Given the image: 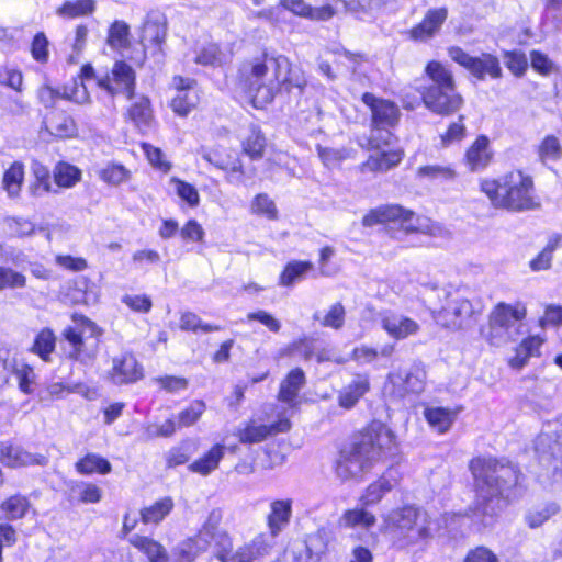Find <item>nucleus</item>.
<instances>
[{
    "label": "nucleus",
    "instance_id": "obj_28",
    "mask_svg": "<svg viewBox=\"0 0 562 562\" xmlns=\"http://www.w3.org/2000/svg\"><path fill=\"white\" fill-rule=\"evenodd\" d=\"M490 140L486 136H479L465 153V162L471 171H480L487 167L492 160Z\"/></svg>",
    "mask_w": 562,
    "mask_h": 562
},
{
    "label": "nucleus",
    "instance_id": "obj_42",
    "mask_svg": "<svg viewBox=\"0 0 562 562\" xmlns=\"http://www.w3.org/2000/svg\"><path fill=\"white\" fill-rule=\"evenodd\" d=\"M562 246V236L555 234L548 240L546 247L529 262L532 271H542L551 268L553 252Z\"/></svg>",
    "mask_w": 562,
    "mask_h": 562
},
{
    "label": "nucleus",
    "instance_id": "obj_1",
    "mask_svg": "<svg viewBox=\"0 0 562 562\" xmlns=\"http://www.w3.org/2000/svg\"><path fill=\"white\" fill-rule=\"evenodd\" d=\"M469 469L475 492L470 510L473 517L488 526L509 502L521 495L522 475L513 463L491 456L473 458Z\"/></svg>",
    "mask_w": 562,
    "mask_h": 562
},
{
    "label": "nucleus",
    "instance_id": "obj_63",
    "mask_svg": "<svg viewBox=\"0 0 562 562\" xmlns=\"http://www.w3.org/2000/svg\"><path fill=\"white\" fill-rule=\"evenodd\" d=\"M346 311L341 303L337 302L330 306L326 315L322 318L321 324L324 327L340 329L345 323Z\"/></svg>",
    "mask_w": 562,
    "mask_h": 562
},
{
    "label": "nucleus",
    "instance_id": "obj_35",
    "mask_svg": "<svg viewBox=\"0 0 562 562\" xmlns=\"http://www.w3.org/2000/svg\"><path fill=\"white\" fill-rule=\"evenodd\" d=\"M130 543L144 552L149 562H167L168 560L162 546L148 537L134 535L130 538Z\"/></svg>",
    "mask_w": 562,
    "mask_h": 562
},
{
    "label": "nucleus",
    "instance_id": "obj_8",
    "mask_svg": "<svg viewBox=\"0 0 562 562\" xmlns=\"http://www.w3.org/2000/svg\"><path fill=\"white\" fill-rule=\"evenodd\" d=\"M361 100L371 113V131L367 139L368 148L382 149V147L390 145L393 139L391 128L398 123L400 109L394 102L378 98L370 92L363 93Z\"/></svg>",
    "mask_w": 562,
    "mask_h": 562
},
{
    "label": "nucleus",
    "instance_id": "obj_25",
    "mask_svg": "<svg viewBox=\"0 0 562 562\" xmlns=\"http://www.w3.org/2000/svg\"><path fill=\"white\" fill-rule=\"evenodd\" d=\"M127 116L143 134L150 132L155 126L150 100L145 95L137 97L133 101L127 110Z\"/></svg>",
    "mask_w": 562,
    "mask_h": 562
},
{
    "label": "nucleus",
    "instance_id": "obj_24",
    "mask_svg": "<svg viewBox=\"0 0 562 562\" xmlns=\"http://www.w3.org/2000/svg\"><path fill=\"white\" fill-rule=\"evenodd\" d=\"M447 16L446 8L428 10L423 21L409 31L411 38L420 42L431 38L440 30Z\"/></svg>",
    "mask_w": 562,
    "mask_h": 562
},
{
    "label": "nucleus",
    "instance_id": "obj_43",
    "mask_svg": "<svg viewBox=\"0 0 562 562\" xmlns=\"http://www.w3.org/2000/svg\"><path fill=\"white\" fill-rule=\"evenodd\" d=\"M23 180L24 166L22 162L15 161L5 170L2 179L3 189L10 198L19 196Z\"/></svg>",
    "mask_w": 562,
    "mask_h": 562
},
{
    "label": "nucleus",
    "instance_id": "obj_41",
    "mask_svg": "<svg viewBox=\"0 0 562 562\" xmlns=\"http://www.w3.org/2000/svg\"><path fill=\"white\" fill-rule=\"evenodd\" d=\"M560 512V505L555 502H548L531 508L525 516L526 524L535 529L541 527L551 517Z\"/></svg>",
    "mask_w": 562,
    "mask_h": 562
},
{
    "label": "nucleus",
    "instance_id": "obj_56",
    "mask_svg": "<svg viewBox=\"0 0 562 562\" xmlns=\"http://www.w3.org/2000/svg\"><path fill=\"white\" fill-rule=\"evenodd\" d=\"M170 183H171L175 192L177 193V195L181 200L186 201L189 206L195 207L199 205L200 195L194 186H192L186 181H182L178 178H172L170 180Z\"/></svg>",
    "mask_w": 562,
    "mask_h": 562
},
{
    "label": "nucleus",
    "instance_id": "obj_57",
    "mask_svg": "<svg viewBox=\"0 0 562 562\" xmlns=\"http://www.w3.org/2000/svg\"><path fill=\"white\" fill-rule=\"evenodd\" d=\"M130 27L123 21H115L109 31L108 42L113 48H125L130 44Z\"/></svg>",
    "mask_w": 562,
    "mask_h": 562
},
{
    "label": "nucleus",
    "instance_id": "obj_9",
    "mask_svg": "<svg viewBox=\"0 0 562 562\" xmlns=\"http://www.w3.org/2000/svg\"><path fill=\"white\" fill-rule=\"evenodd\" d=\"M387 222H400L401 227L406 233L417 232L436 236L440 232V227L429 218L415 216L413 212L404 210L397 204L382 205L373 209L362 218V224L367 227Z\"/></svg>",
    "mask_w": 562,
    "mask_h": 562
},
{
    "label": "nucleus",
    "instance_id": "obj_39",
    "mask_svg": "<svg viewBox=\"0 0 562 562\" xmlns=\"http://www.w3.org/2000/svg\"><path fill=\"white\" fill-rule=\"evenodd\" d=\"M77 472L83 475L93 473L106 474L112 470L111 463L95 453H88L75 464Z\"/></svg>",
    "mask_w": 562,
    "mask_h": 562
},
{
    "label": "nucleus",
    "instance_id": "obj_61",
    "mask_svg": "<svg viewBox=\"0 0 562 562\" xmlns=\"http://www.w3.org/2000/svg\"><path fill=\"white\" fill-rule=\"evenodd\" d=\"M26 284V278L4 266H0V291L5 289H21Z\"/></svg>",
    "mask_w": 562,
    "mask_h": 562
},
{
    "label": "nucleus",
    "instance_id": "obj_40",
    "mask_svg": "<svg viewBox=\"0 0 562 562\" xmlns=\"http://www.w3.org/2000/svg\"><path fill=\"white\" fill-rule=\"evenodd\" d=\"M46 128L57 137H70L77 132L75 121L64 112L53 113L47 120Z\"/></svg>",
    "mask_w": 562,
    "mask_h": 562
},
{
    "label": "nucleus",
    "instance_id": "obj_64",
    "mask_svg": "<svg viewBox=\"0 0 562 562\" xmlns=\"http://www.w3.org/2000/svg\"><path fill=\"white\" fill-rule=\"evenodd\" d=\"M505 65L515 76L520 77L528 68V60L521 52H506Z\"/></svg>",
    "mask_w": 562,
    "mask_h": 562
},
{
    "label": "nucleus",
    "instance_id": "obj_27",
    "mask_svg": "<svg viewBox=\"0 0 562 562\" xmlns=\"http://www.w3.org/2000/svg\"><path fill=\"white\" fill-rule=\"evenodd\" d=\"M281 4L294 14L313 21H327L336 13L330 4L313 8L304 0H282Z\"/></svg>",
    "mask_w": 562,
    "mask_h": 562
},
{
    "label": "nucleus",
    "instance_id": "obj_60",
    "mask_svg": "<svg viewBox=\"0 0 562 562\" xmlns=\"http://www.w3.org/2000/svg\"><path fill=\"white\" fill-rule=\"evenodd\" d=\"M180 328L186 331L196 333L199 329L203 333H211L220 330V326L204 324L202 319L192 312H186L180 318Z\"/></svg>",
    "mask_w": 562,
    "mask_h": 562
},
{
    "label": "nucleus",
    "instance_id": "obj_3",
    "mask_svg": "<svg viewBox=\"0 0 562 562\" xmlns=\"http://www.w3.org/2000/svg\"><path fill=\"white\" fill-rule=\"evenodd\" d=\"M246 80L255 99L271 102L277 92L284 89L290 92L293 88L299 92L306 85V79L299 68H292L288 57L265 53L255 58L249 68H245Z\"/></svg>",
    "mask_w": 562,
    "mask_h": 562
},
{
    "label": "nucleus",
    "instance_id": "obj_2",
    "mask_svg": "<svg viewBox=\"0 0 562 562\" xmlns=\"http://www.w3.org/2000/svg\"><path fill=\"white\" fill-rule=\"evenodd\" d=\"M395 436L381 423H373L346 447L334 464L335 475L341 482L359 481L380 461L396 454Z\"/></svg>",
    "mask_w": 562,
    "mask_h": 562
},
{
    "label": "nucleus",
    "instance_id": "obj_5",
    "mask_svg": "<svg viewBox=\"0 0 562 562\" xmlns=\"http://www.w3.org/2000/svg\"><path fill=\"white\" fill-rule=\"evenodd\" d=\"M431 85L425 88L423 101L434 113L449 115L463 104L462 97L457 92L452 72L441 63L429 61L425 69Z\"/></svg>",
    "mask_w": 562,
    "mask_h": 562
},
{
    "label": "nucleus",
    "instance_id": "obj_7",
    "mask_svg": "<svg viewBox=\"0 0 562 562\" xmlns=\"http://www.w3.org/2000/svg\"><path fill=\"white\" fill-rule=\"evenodd\" d=\"M222 518L221 509H212L199 532L182 542L180 554L184 562H191L212 546L215 550V557L218 560L220 555L223 554L226 549H232L233 544L229 535L220 527Z\"/></svg>",
    "mask_w": 562,
    "mask_h": 562
},
{
    "label": "nucleus",
    "instance_id": "obj_38",
    "mask_svg": "<svg viewBox=\"0 0 562 562\" xmlns=\"http://www.w3.org/2000/svg\"><path fill=\"white\" fill-rule=\"evenodd\" d=\"M175 504L171 497L166 496L153 505L140 510V519L144 524H159L166 516L170 514Z\"/></svg>",
    "mask_w": 562,
    "mask_h": 562
},
{
    "label": "nucleus",
    "instance_id": "obj_17",
    "mask_svg": "<svg viewBox=\"0 0 562 562\" xmlns=\"http://www.w3.org/2000/svg\"><path fill=\"white\" fill-rule=\"evenodd\" d=\"M378 319L387 335L397 340L416 335L420 329L419 324L415 319L392 310L379 312Z\"/></svg>",
    "mask_w": 562,
    "mask_h": 562
},
{
    "label": "nucleus",
    "instance_id": "obj_12",
    "mask_svg": "<svg viewBox=\"0 0 562 562\" xmlns=\"http://www.w3.org/2000/svg\"><path fill=\"white\" fill-rule=\"evenodd\" d=\"M448 55L477 80H485L487 76L492 79L502 77L503 72L499 60L492 54H482L481 56L474 57L465 53L462 48L452 46L448 49Z\"/></svg>",
    "mask_w": 562,
    "mask_h": 562
},
{
    "label": "nucleus",
    "instance_id": "obj_33",
    "mask_svg": "<svg viewBox=\"0 0 562 562\" xmlns=\"http://www.w3.org/2000/svg\"><path fill=\"white\" fill-rule=\"evenodd\" d=\"M366 507L361 504L360 507L346 510L341 516L344 526L366 530L372 528L376 522V518Z\"/></svg>",
    "mask_w": 562,
    "mask_h": 562
},
{
    "label": "nucleus",
    "instance_id": "obj_21",
    "mask_svg": "<svg viewBox=\"0 0 562 562\" xmlns=\"http://www.w3.org/2000/svg\"><path fill=\"white\" fill-rule=\"evenodd\" d=\"M110 378L117 385L134 383L143 378V368L133 355L125 353L113 359Z\"/></svg>",
    "mask_w": 562,
    "mask_h": 562
},
{
    "label": "nucleus",
    "instance_id": "obj_13",
    "mask_svg": "<svg viewBox=\"0 0 562 562\" xmlns=\"http://www.w3.org/2000/svg\"><path fill=\"white\" fill-rule=\"evenodd\" d=\"M427 373L422 362H415L405 373L387 375L386 390L394 398H404L409 394H420L425 390Z\"/></svg>",
    "mask_w": 562,
    "mask_h": 562
},
{
    "label": "nucleus",
    "instance_id": "obj_15",
    "mask_svg": "<svg viewBox=\"0 0 562 562\" xmlns=\"http://www.w3.org/2000/svg\"><path fill=\"white\" fill-rule=\"evenodd\" d=\"M135 71L125 61H116L111 72L98 77V87L110 95L124 94L132 99L135 92Z\"/></svg>",
    "mask_w": 562,
    "mask_h": 562
},
{
    "label": "nucleus",
    "instance_id": "obj_50",
    "mask_svg": "<svg viewBox=\"0 0 562 562\" xmlns=\"http://www.w3.org/2000/svg\"><path fill=\"white\" fill-rule=\"evenodd\" d=\"M95 9L94 0L66 1L59 9L58 14L67 18H77L91 14Z\"/></svg>",
    "mask_w": 562,
    "mask_h": 562
},
{
    "label": "nucleus",
    "instance_id": "obj_37",
    "mask_svg": "<svg viewBox=\"0 0 562 562\" xmlns=\"http://www.w3.org/2000/svg\"><path fill=\"white\" fill-rule=\"evenodd\" d=\"M403 153L401 150H383L374 155H370L364 162L363 168L370 171H386L401 162Z\"/></svg>",
    "mask_w": 562,
    "mask_h": 562
},
{
    "label": "nucleus",
    "instance_id": "obj_31",
    "mask_svg": "<svg viewBox=\"0 0 562 562\" xmlns=\"http://www.w3.org/2000/svg\"><path fill=\"white\" fill-rule=\"evenodd\" d=\"M31 171L35 178L34 183H32L29 188L32 195L41 196L45 193L58 192V190L55 189L50 182V172L46 166L37 160H33L31 165Z\"/></svg>",
    "mask_w": 562,
    "mask_h": 562
},
{
    "label": "nucleus",
    "instance_id": "obj_62",
    "mask_svg": "<svg viewBox=\"0 0 562 562\" xmlns=\"http://www.w3.org/2000/svg\"><path fill=\"white\" fill-rule=\"evenodd\" d=\"M103 181L112 186H119L130 178V171L122 165H110L100 171Z\"/></svg>",
    "mask_w": 562,
    "mask_h": 562
},
{
    "label": "nucleus",
    "instance_id": "obj_52",
    "mask_svg": "<svg viewBox=\"0 0 562 562\" xmlns=\"http://www.w3.org/2000/svg\"><path fill=\"white\" fill-rule=\"evenodd\" d=\"M243 147L245 154L252 159L261 158L266 147V138L261 131L257 127H251L249 135L243 142Z\"/></svg>",
    "mask_w": 562,
    "mask_h": 562
},
{
    "label": "nucleus",
    "instance_id": "obj_22",
    "mask_svg": "<svg viewBox=\"0 0 562 562\" xmlns=\"http://www.w3.org/2000/svg\"><path fill=\"white\" fill-rule=\"evenodd\" d=\"M0 461L9 468L41 465L48 463V458L44 454L31 453L19 446H3L0 449Z\"/></svg>",
    "mask_w": 562,
    "mask_h": 562
},
{
    "label": "nucleus",
    "instance_id": "obj_55",
    "mask_svg": "<svg viewBox=\"0 0 562 562\" xmlns=\"http://www.w3.org/2000/svg\"><path fill=\"white\" fill-rule=\"evenodd\" d=\"M56 338L54 333L45 328L35 338L33 351L37 353L44 361H47L49 355L54 351Z\"/></svg>",
    "mask_w": 562,
    "mask_h": 562
},
{
    "label": "nucleus",
    "instance_id": "obj_11",
    "mask_svg": "<svg viewBox=\"0 0 562 562\" xmlns=\"http://www.w3.org/2000/svg\"><path fill=\"white\" fill-rule=\"evenodd\" d=\"M474 315L475 310L471 301L458 292L446 293V304L432 313L437 324L453 330L463 328L474 318Z\"/></svg>",
    "mask_w": 562,
    "mask_h": 562
},
{
    "label": "nucleus",
    "instance_id": "obj_47",
    "mask_svg": "<svg viewBox=\"0 0 562 562\" xmlns=\"http://www.w3.org/2000/svg\"><path fill=\"white\" fill-rule=\"evenodd\" d=\"M10 379L15 378L20 390L25 394H31L34 391L35 373L27 364H15L9 362Z\"/></svg>",
    "mask_w": 562,
    "mask_h": 562
},
{
    "label": "nucleus",
    "instance_id": "obj_19",
    "mask_svg": "<svg viewBox=\"0 0 562 562\" xmlns=\"http://www.w3.org/2000/svg\"><path fill=\"white\" fill-rule=\"evenodd\" d=\"M173 87L177 92L171 100L172 110L186 116L199 102L198 90L195 89V81L180 76L173 77Z\"/></svg>",
    "mask_w": 562,
    "mask_h": 562
},
{
    "label": "nucleus",
    "instance_id": "obj_58",
    "mask_svg": "<svg viewBox=\"0 0 562 562\" xmlns=\"http://www.w3.org/2000/svg\"><path fill=\"white\" fill-rule=\"evenodd\" d=\"M539 157L543 164L555 161L562 155V148L555 136L548 135L539 146Z\"/></svg>",
    "mask_w": 562,
    "mask_h": 562
},
{
    "label": "nucleus",
    "instance_id": "obj_18",
    "mask_svg": "<svg viewBox=\"0 0 562 562\" xmlns=\"http://www.w3.org/2000/svg\"><path fill=\"white\" fill-rule=\"evenodd\" d=\"M64 337L68 344L66 353L69 359L76 360L82 364H90L98 352L97 339H85L75 328H67Z\"/></svg>",
    "mask_w": 562,
    "mask_h": 562
},
{
    "label": "nucleus",
    "instance_id": "obj_59",
    "mask_svg": "<svg viewBox=\"0 0 562 562\" xmlns=\"http://www.w3.org/2000/svg\"><path fill=\"white\" fill-rule=\"evenodd\" d=\"M251 211L255 214L266 216L268 220L278 217V209L274 202L266 193L257 194L251 202Z\"/></svg>",
    "mask_w": 562,
    "mask_h": 562
},
{
    "label": "nucleus",
    "instance_id": "obj_48",
    "mask_svg": "<svg viewBox=\"0 0 562 562\" xmlns=\"http://www.w3.org/2000/svg\"><path fill=\"white\" fill-rule=\"evenodd\" d=\"M416 175L420 179L448 181L454 179L456 171L449 165H427L419 167Z\"/></svg>",
    "mask_w": 562,
    "mask_h": 562
},
{
    "label": "nucleus",
    "instance_id": "obj_53",
    "mask_svg": "<svg viewBox=\"0 0 562 562\" xmlns=\"http://www.w3.org/2000/svg\"><path fill=\"white\" fill-rule=\"evenodd\" d=\"M29 508V501L22 495H13L1 504V510L8 519L22 518Z\"/></svg>",
    "mask_w": 562,
    "mask_h": 562
},
{
    "label": "nucleus",
    "instance_id": "obj_32",
    "mask_svg": "<svg viewBox=\"0 0 562 562\" xmlns=\"http://www.w3.org/2000/svg\"><path fill=\"white\" fill-rule=\"evenodd\" d=\"M167 35V23L162 15L148 16L143 25L142 42L160 45Z\"/></svg>",
    "mask_w": 562,
    "mask_h": 562
},
{
    "label": "nucleus",
    "instance_id": "obj_10",
    "mask_svg": "<svg viewBox=\"0 0 562 562\" xmlns=\"http://www.w3.org/2000/svg\"><path fill=\"white\" fill-rule=\"evenodd\" d=\"M394 533L403 541V546L417 543L430 536L428 514L414 506H405L389 516Z\"/></svg>",
    "mask_w": 562,
    "mask_h": 562
},
{
    "label": "nucleus",
    "instance_id": "obj_29",
    "mask_svg": "<svg viewBox=\"0 0 562 562\" xmlns=\"http://www.w3.org/2000/svg\"><path fill=\"white\" fill-rule=\"evenodd\" d=\"M226 447L221 443L214 445L205 454L189 465V470L207 476L218 468L221 460L224 458Z\"/></svg>",
    "mask_w": 562,
    "mask_h": 562
},
{
    "label": "nucleus",
    "instance_id": "obj_49",
    "mask_svg": "<svg viewBox=\"0 0 562 562\" xmlns=\"http://www.w3.org/2000/svg\"><path fill=\"white\" fill-rule=\"evenodd\" d=\"M226 60L225 54L217 44L209 43L196 54L194 61L203 66H221Z\"/></svg>",
    "mask_w": 562,
    "mask_h": 562
},
{
    "label": "nucleus",
    "instance_id": "obj_6",
    "mask_svg": "<svg viewBox=\"0 0 562 562\" xmlns=\"http://www.w3.org/2000/svg\"><path fill=\"white\" fill-rule=\"evenodd\" d=\"M527 307L517 301L514 304L497 303L488 316V333L485 339L495 347L516 341L525 333Z\"/></svg>",
    "mask_w": 562,
    "mask_h": 562
},
{
    "label": "nucleus",
    "instance_id": "obj_20",
    "mask_svg": "<svg viewBox=\"0 0 562 562\" xmlns=\"http://www.w3.org/2000/svg\"><path fill=\"white\" fill-rule=\"evenodd\" d=\"M293 501L291 498L273 499L269 505L267 515V526L269 532L265 536H271V541L276 543V538L289 526L292 517Z\"/></svg>",
    "mask_w": 562,
    "mask_h": 562
},
{
    "label": "nucleus",
    "instance_id": "obj_4",
    "mask_svg": "<svg viewBox=\"0 0 562 562\" xmlns=\"http://www.w3.org/2000/svg\"><path fill=\"white\" fill-rule=\"evenodd\" d=\"M481 190L495 207L520 212L539 206L532 195V179L521 171H512L497 180L484 179Z\"/></svg>",
    "mask_w": 562,
    "mask_h": 562
},
{
    "label": "nucleus",
    "instance_id": "obj_36",
    "mask_svg": "<svg viewBox=\"0 0 562 562\" xmlns=\"http://www.w3.org/2000/svg\"><path fill=\"white\" fill-rule=\"evenodd\" d=\"M394 485L395 480H391L386 474H383L367 487L360 498L361 504L363 506L378 504L382 497L394 487Z\"/></svg>",
    "mask_w": 562,
    "mask_h": 562
},
{
    "label": "nucleus",
    "instance_id": "obj_23",
    "mask_svg": "<svg viewBox=\"0 0 562 562\" xmlns=\"http://www.w3.org/2000/svg\"><path fill=\"white\" fill-rule=\"evenodd\" d=\"M202 158L218 169L231 171L228 180L234 182V173H244L241 162L237 157V153L225 147H216L204 150Z\"/></svg>",
    "mask_w": 562,
    "mask_h": 562
},
{
    "label": "nucleus",
    "instance_id": "obj_44",
    "mask_svg": "<svg viewBox=\"0 0 562 562\" xmlns=\"http://www.w3.org/2000/svg\"><path fill=\"white\" fill-rule=\"evenodd\" d=\"M312 269L313 265L310 261H290L280 274L279 283L283 286H291L301 281Z\"/></svg>",
    "mask_w": 562,
    "mask_h": 562
},
{
    "label": "nucleus",
    "instance_id": "obj_51",
    "mask_svg": "<svg viewBox=\"0 0 562 562\" xmlns=\"http://www.w3.org/2000/svg\"><path fill=\"white\" fill-rule=\"evenodd\" d=\"M206 405L202 400L192 401L188 407L178 414V427H190L194 425L203 415Z\"/></svg>",
    "mask_w": 562,
    "mask_h": 562
},
{
    "label": "nucleus",
    "instance_id": "obj_45",
    "mask_svg": "<svg viewBox=\"0 0 562 562\" xmlns=\"http://www.w3.org/2000/svg\"><path fill=\"white\" fill-rule=\"evenodd\" d=\"M80 179V169L68 162H59L54 168V180L57 187L72 188Z\"/></svg>",
    "mask_w": 562,
    "mask_h": 562
},
{
    "label": "nucleus",
    "instance_id": "obj_46",
    "mask_svg": "<svg viewBox=\"0 0 562 562\" xmlns=\"http://www.w3.org/2000/svg\"><path fill=\"white\" fill-rule=\"evenodd\" d=\"M72 497H77L79 502L85 504H95L102 497V491L95 484L89 482H76L70 487Z\"/></svg>",
    "mask_w": 562,
    "mask_h": 562
},
{
    "label": "nucleus",
    "instance_id": "obj_16",
    "mask_svg": "<svg viewBox=\"0 0 562 562\" xmlns=\"http://www.w3.org/2000/svg\"><path fill=\"white\" fill-rule=\"evenodd\" d=\"M274 543L271 541V536H265L263 532L257 535L251 541L237 548L234 552L232 549H226L220 555L221 562H254L267 555Z\"/></svg>",
    "mask_w": 562,
    "mask_h": 562
},
{
    "label": "nucleus",
    "instance_id": "obj_34",
    "mask_svg": "<svg viewBox=\"0 0 562 562\" xmlns=\"http://www.w3.org/2000/svg\"><path fill=\"white\" fill-rule=\"evenodd\" d=\"M424 416L430 427L439 434L448 431L456 419V413L453 411L439 406L425 408Z\"/></svg>",
    "mask_w": 562,
    "mask_h": 562
},
{
    "label": "nucleus",
    "instance_id": "obj_30",
    "mask_svg": "<svg viewBox=\"0 0 562 562\" xmlns=\"http://www.w3.org/2000/svg\"><path fill=\"white\" fill-rule=\"evenodd\" d=\"M369 387L370 383L368 378L357 376L339 392V405L347 409L353 407L360 397L369 391Z\"/></svg>",
    "mask_w": 562,
    "mask_h": 562
},
{
    "label": "nucleus",
    "instance_id": "obj_14",
    "mask_svg": "<svg viewBox=\"0 0 562 562\" xmlns=\"http://www.w3.org/2000/svg\"><path fill=\"white\" fill-rule=\"evenodd\" d=\"M329 537L325 529H318L303 541H297L283 554V562H319L326 554Z\"/></svg>",
    "mask_w": 562,
    "mask_h": 562
},
{
    "label": "nucleus",
    "instance_id": "obj_54",
    "mask_svg": "<svg viewBox=\"0 0 562 562\" xmlns=\"http://www.w3.org/2000/svg\"><path fill=\"white\" fill-rule=\"evenodd\" d=\"M271 429L267 425H256L254 423L247 425L244 429H239L237 436L241 443H258L263 441Z\"/></svg>",
    "mask_w": 562,
    "mask_h": 562
},
{
    "label": "nucleus",
    "instance_id": "obj_26",
    "mask_svg": "<svg viewBox=\"0 0 562 562\" xmlns=\"http://www.w3.org/2000/svg\"><path fill=\"white\" fill-rule=\"evenodd\" d=\"M305 383L306 378L302 369L291 370L280 383L278 400L288 404L291 408L296 407L299 393Z\"/></svg>",
    "mask_w": 562,
    "mask_h": 562
}]
</instances>
